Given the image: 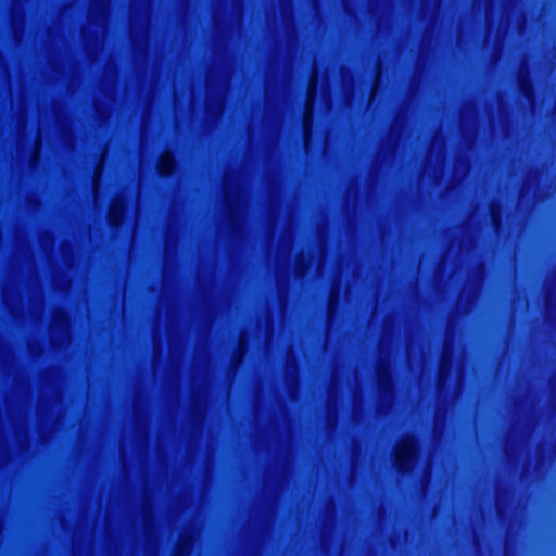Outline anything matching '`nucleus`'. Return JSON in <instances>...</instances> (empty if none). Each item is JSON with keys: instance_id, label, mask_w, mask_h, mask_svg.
Instances as JSON below:
<instances>
[{"instance_id": "2", "label": "nucleus", "mask_w": 556, "mask_h": 556, "mask_svg": "<svg viewBox=\"0 0 556 556\" xmlns=\"http://www.w3.org/2000/svg\"><path fill=\"white\" fill-rule=\"evenodd\" d=\"M174 167V159L170 153H164L159 163L160 172L164 175H167L172 172Z\"/></svg>"}, {"instance_id": "3", "label": "nucleus", "mask_w": 556, "mask_h": 556, "mask_svg": "<svg viewBox=\"0 0 556 556\" xmlns=\"http://www.w3.org/2000/svg\"><path fill=\"white\" fill-rule=\"evenodd\" d=\"M122 214H123L122 205H119L118 203H114L111 206V210H110V213H109L110 222L115 224V225L118 224L119 220H121Z\"/></svg>"}, {"instance_id": "1", "label": "nucleus", "mask_w": 556, "mask_h": 556, "mask_svg": "<svg viewBox=\"0 0 556 556\" xmlns=\"http://www.w3.org/2000/svg\"><path fill=\"white\" fill-rule=\"evenodd\" d=\"M415 453V442L413 439L403 440L396 451V462L401 469H405L406 464L412 459Z\"/></svg>"}]
</instances>
